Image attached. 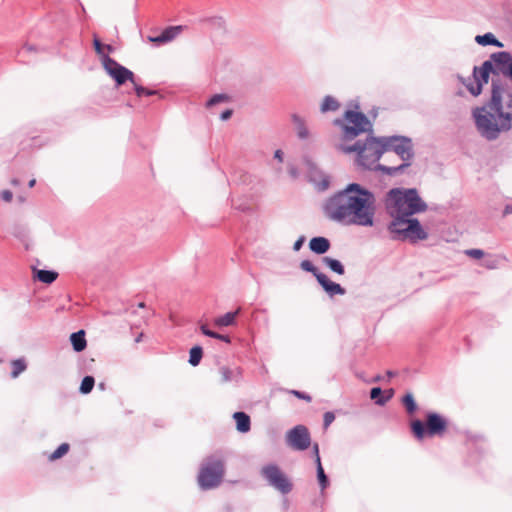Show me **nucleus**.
<instances>
[{
	"label": "nucleus",
	"mask_w": 512,
	"mask_h": 512,
	"mask_svg": "<svg viewBox=\"0 0 512 512\" xmlns=\"http://www.w3.org/2000/svg\"><path fill=\"white\" fill-rule=\"evenodd\" d=\"M142 336H143V334H142V333H141L140 335H138V337L135 339V342H136V343L140 342V341H141V339H142Z\"/></svg>",
	"instance_id": "864d4df0"
},
{
	"label": "nucleus",
	"mask_w": 512,
	"mask_h": 512,
	"mask_svg": "<svg viewBox=\"0 0 512 512\" xmlns=\"http://www.w3.org/2000/svg\"><path fill=\"white\" fill-rule=\"evenodd\" d=\"M239 311L240 309H237L235 312H227L226 314L217 317L214 320L215 325L219 327H227L233 325L235 323V319Z\"/></svg>",
	"instance_id": "5701e85b"
},
{
	"label": "nucleus",
	"mask_w": 512,
	"mask_h": 512,
	"mask_svg": "<svg viewBox=\"0 0 512 512\" xmlns=\"http://www.w3.org/2000/svg\"><path fill=\"white\" fill-rule=\"evenodd\" d=\"M316 279L328 295L334 296L345 294V289L340 284L331 281L324 273L316 275Z\"/></svg>",
	"instance_id": "4468645a"
},
{
	"label": "nucleus",
	"mask_w": 512,
	"mask_h": 512,
	"mask_svg": "<svg viewBox=\"0 0 512 512\" xmlns=\"http://www.w3.org/2000/svg\"><path fill=\"white\" fill-rule=\"evenodd\" d=\"M387 375H388L389 377H392V376L394 375V373H393L392 371H388V372H387Z\"/></svg>",
	"instance_id": "5fc2aeb1"
},
{
	"label": "nucleus",
	"mask_w": 512,
	"mask_h": 512,
	"mask_svg": "<svg viewBox=\"0 0 512 512\" xmlns=\"http://www.w3.org/2000/svg\"><path fill=\"white\" fill-rule=\"evenodd\" d=\"M335 420V415L333 412H325L323 416V425L324 428H328L332 422Z\"/></svg>",
	"instance_id": "ea45409f"
},
{
	"label": "nucleus",
	"mask_w": 512,
	"mask_h": 512,
	"mask_svg": "<svg viewBox=\"0 0 512 512\" xmlns=\"http://www.w3.org/2000/svg\"><path fill=\"white\" fill-rule=\"evenodd\" d=\"M337 149L345 154L356 152L358 164L370 170H377L378 160L385 153L381 138L372 137L367 138L365 142L357 141L353 145L339 144Z\"/></svg>",
	"instance_id": "20e7f679"
},
{
	"label": "nucleus",
	"mask_w": 512,
	"mask_h": 512,
	"mask_svg": "<svg viewBox=\"0 0 512 512\" xmlns=\"http://www.w3.org/2000/svg\"><path fill=\"white\" fill-rule=\"evenodd\" d=\"M475 42L481 46H496L502 48L504 45L500 42L493 33L487 32L483 35H477Z\"/></svg>",
	"instance_id": "a211bd4d"
},
{
	"label": "nucleus",
	"mask_w": 512,
	"mask_h": 512,
	"mask_svg": "<svg viewBox=\"0 0 512 512\" xmlns=\"http://www.w3.org/2000/svg\"><path fill=\"white\" fill-rule=\"evenodd\" d=\"M135 92L138 97H141L143 95L150 96V95L155 94V91L148 90L145 87L137 85V84H135Z\"/></svg>",
	"instance_id": "58836bf2"
},
{
	"label": "nucleus",
	"mask_w": 512,
	"mask_h": 512,
	"mask_svg": "<svg viewBox=\"0 0 512 512\" xmlns=\"http://www.w3.org/2000/svg\"><path fill=\"white\" fill-rule=\"evenodd\" d=\"M35 184H36V180L35 179L30 180L29 183H28L30 188L34 187Z\"/></svg>",
	"instance_id": "603ef678"
},
{
	"label": "nucleus",
	"mask_w": 512,
	"mask_h": 512,
	"mask_svg": "<svg viewBox=\"0 0 512 512\" xmlns=\"http://www.w3.org/2000/svg\"><path fill=\"white\" fill-rule=\"evenodd\" d=\"M262 477L274 489L282 494L292 491L293 485L285 473L275 464H268L261 469Z\"/></svg>",
	"instance_id": "9d476101"
},
{
	"label": "nucleus",
	"mask_w": 512,
	"mask_h": 512,
	"mask_svg": "<svg viewBox=\"0 0 512 512\" xmlns=\"http://www.w3.org/2000/svg\"><path fill=\"white\" fill-rule=\"evenodd\" d=\"M402 403L403 405L405 406L406 408V411L408 412V414L412 415L415 413V411L417 410V404L414 400V397L411 393H407L403 399H402Z\"/></svg>",
	"instance_id": "c85d7f7f"
},
{
	"label": "nucleus",
	"mask_w": 512,
	"mask_h": 512,
	"mask_svg": "<svg viewBox=\"0 0 512 512\" xmlns=\"http://www.w3.org/2000/svg\"><path fill=\"white\" fill-rule=\"evenodd\" d=\"M382 144L384 148V152H393L398 155L403 161L398 166H385L378 165L377 169L384 172L387 175H395L398 172L403 171L406 167L410 166L411 160L414 157L413 144L412 140L405 136H390V137H382Z\"/></svg>",
	"instance_id": "39448f33"
},
{
	"label": "nucleus",
	"mask_w": 512,
	"mask_h": 512,
	"mask_svg": "<svg viewBox=\"0 0 512 512\" xmlns=\"http://www.w3.org/2000/svg\"><path fill=\"white\" fill-rule=\"evenodd\" d=\"M233 418L236 421L237 430L246 433L251 428L250 417L244 412H235Z\"/></svg>",
	"instance_id": "f3484780"
},
{
	"label": "nucleus",
	"mask_w": 512,
	"mask_h": 512,
	"mask_svg": "<svg viewBox=\"0 0 512 512\" xmlns=\"http://www.w3.org/2000/svg\"><path fill=\"white\" fill-rule=\"evenodd\" d=\"M300 267L302 270L306 271V272H310L312 273L315 277L316 275H320V274H323L322 272H320L316 267L315 265L309 261V260H303L301 261L300 263Z\"/></svg>",
	"instance_id": "473e14b6"
},
{
	"label": "nucleus",
	"mask_w": 512,
	"mask_h": 512,
	"mask_svg": "<svg viewBox=\"0 0 512 512\" xmlns=\"http://www.w3.org/2000/svg\"><path fill=\"white\" fill-rule=\"evenodd\" d=\"M228 101V96L225 94H215L207 101V107L214 106L218 103L226 102Z\"/></svg>",
	"instance_id": "e433bc0d"
},
{
	"label": "nucleus",
	"mask_w": 512,
	"mask_h": 512,
	"mask_svg": "<svg viewBox=\"0 0 512 512\" xmlns=\"http://www.w3.org/2000/svg\"><path fill=\"white\" fill-rule=\"evenodd\" d=\"M286 441L292 449L304 451L311 445L309 430L304 425H297L287 432Z\"/></svg>",
	"instance_id": "f8f14e48"
},
{
	"label": "nucleus",
	"mask_w": 512,
	"mask_h": 512,
	"mask_svg": "<svg viewBox=\"0 0 512 512\" xmlns=\"http://www.w3.org/2000/svg\"><path fill=\"white\" fill-rule=\"evenodd\" d=\"M491 74L494 75L492 61H484L481 66H474L473 80L470 78L460 79L473 96H478L482 92L483 85L488 83Z\"/></svg>",
	"instance_id": "1a4fd4ad"
},
{
	"label": "nucleus",
	"mask_w": 512,
	"mask_h": 512,
	"mask_svg": "<svg viewBox=\"0 0 512 512\" xmlns=\"http://www.w3.org/2000/svg\"><path fill=\"white\" fill-rule=\"evenodd\" d=\"M328 185H329L328 180H326V179H325V180H323V182H322V186H321V189H323V190H324V189L328 188Z\"/></svg>",
	"instance_id": "3c124183"
},
{
	"label": "nucleus",
	"mask_w": 512,
	"mask_h": 512,
	"mask_svg": "<svg viewBox=\"0 0 512 512\" xmlns=\"http://www.w3.org/2000/svg\"><path fill=\"white\" fill-rule=\"evenodd\" d=\"M467 444L469 448H475L477 451H483L485 446V440L481 436H468Z\"/></svg>",
	"instance_id": "cd10ccee"
},
{
	"label": "nucleus",
	"mask_w": 512,
	"mask_h": 512,
	"mask_svg": "<svg viewBox=\"0 0 512 512\" xmlns=\"http://www.w3.org/2000/svg\"><path fill=\"white\" fill-rule=\"evenodd\" d=\"M12 197H13V194L11 191L9 190H4L2 191L1 193V198L3 201L5 202H10L12 200Z\"/></svg>",
	"instance_id": "79ce46f5"
},
{
	"label": "nucleus",
	"mask_w": 512,
	"mask_h": 512,
	"mask_svg": "<svg viewBox=\"0 0 512 512\" xmlns=\"http://www.w3.org/2000/svg\"><path fill=\"white\" fill-rule=\"evenodd\" d=\"M317 478H318L319 484L321 486V489L322 490L325 489L328 485V479H327V476L322 467L320 458H318V464H317Z\"/></svg>",
	"instance_id": "c756f323"
},
{
	"label": "nucleus",
	"mask_w": 512,
	"mask_h": 512,
	"mask_svg": "<svg viewBox=\"0 0 512 512\" xmlns=\"http://www.w3.org/2000/svg\"><path fill=\"white\" fill-rule=\"evenodd\" d=\"M290 393L293 394L294 396H296L297 398L303 399L307 402H311V400H312L311 396H309L308 394H306L304 392L298 391V390H291Z\"/></svg>",
	"instance_id": "a19ab883"
},
{
	"label": "nucleus",
	"mask_w": 512,
	"mask_h": 512,
	"mask_svg": "<svg viewBox=\"0 0 512 512\" xmlns=\"http://www.w3.org/2000/svg\"><path fill=\"white\" fill-rule=\"evenodd\" d=\"M512 214V205H506L503 210V216Z\"/></svg>",
	"instance_id": "8fccbe9b"
},
{
	"label": "nucleus",
	"mask_w": 512,
	"mask_h": 512,
	"mask_svg": "<svg viewBox=\"0 0 512 512\" xmlns=\"http://www.w3.org/2000/svg\"><path fill=\"white\" fill-rule=\"evenodd\" d=\"M506 260L507 258L503 255L486 254L483 258L482 266L490 270L498 269L501 263Z\"/></svg>",
	"instance_id": "aec40b11"
},
{
	"label": "nucleus",
	"mask_w": 512,
	"mask_h": 512,
	"mask_svg": "<svg viewBox=\"0 0 512 512\" xmlns=\"http://www.w3.org/2000/svg\"><path fill=\"white\" fill-rule=\"evenodd\" d=\"M305 241V237L304 236H301L295 243H294V246H293V249L295 251H299L303 245Z\"/></svg>",
	"instance_id": "c03bdc74"
},
{
	"label": "nucleus",
	"mask_w": 512,
	"mask_h": 512,
	"mask_svg": "<svg viewBox=\"0 0 512 512\" xmlns=\"http://www.w3.org/2000/svg\"><path fill=\"white\" fill-rule=\"evenodd\" d=\"M102 65L107 74L115 80L118 86L124 84L126 81L133 82V72L120 65L117 61L108 55H103Z\"/></svg>",
	"instance_id": "9b49d317"
},
{
	"label": "nucleus",
	"mask_w": 512,
	"mask_h": 512,
	"mask_svg": "<svg viewBox=\"0 0 512 512\" xmlns=\"http://www.w3.org/2000/svg\"><path fill=\"white\" fill-rule=\"evenodd\" d=\"M381 393H382V390L380 387H374L371 389V392H370L371 399L375 400L376 404H378V405H384L387 401V398H379Z\"/></svg>",
	"instance_id": "f704fd0d"
},
{
	"label": "nucleus",
	"mask_w": 512,
	"mask_h": 512,
	"mask_svg": "<svg viewBox=\"0 0 512 512\" xmlns=\"http://www.w3.org/2000/svg\"><path fill=\"white\" fill-rule=\"evenodd\" d=\"M181 31L180 26H171L166 28L159 36L149 37V41L155 43H167L175 39Z\"/></svg>",
	"instance_id": "2eb2a0df"
},
{
	"label": "nucleus",
	"mask_w": 512,
	"mask_h": 512,
	"mask_svg": "<svg viewBox=\"0 0 512 512\" xmlns=\"http://www.w3.org/2000/svg\"><path fill=\"white\" fill-rule=\"evenodd\" d=\"M505 87L499 78H492L490 100L482 107L473 110V117L480 135L487 140H495L501 132L512 128V96L506 107L503 105Z\"/></svg>",
	"instance_id": "7ed1b4c3"
},
{
	"label": "nucleus",
	"mask_w": 512,
	"mask_h": 512,
	"mask_svg": "<svg viewBox=\"0 0 512 512\" xmlns=\"http://www.w3.org/2000/svg\"><path fill=\"white\" fill-rule=\"evenodd\" d=\"M232 115V110H225L224 112L221 113L220 115V118L221 120L225 121V120H228Z\"/></svg>",
	"instance_id": "49530a36"
},
{
	"label": "nucleus",
	"mask_w": 512,
	"mask_h": 512,
	"mask_svg": "<svg viewBox=\"0 0 512 512\" xmlns=\"http://www.w3.org/2000/svg\"><path fill=\"white\" fill-rule=\"evenodd\" d=\"M309 248L316 254H324L330 248V242L325 237H314L309 242Z\"/></svg>",
	"instance_id": "dca6fc26"
},
{
	"label": "nucleus",
	"mask_w": 512,
	"mask_h": 512,
	"mask_svg": "<svg viewBox=\"0 0 512 512\" xmlns=\"http://www.w3.org/2000/svg\"><path fill=\"white\" fill-rule=\"evenodd\" d=\"M70 341L73 346V349L76 352H81L86 348L87 342L85 339V332L83 330H79L74 332L70 336Z\"/></svg>",
	"instance_id": "412c9836"
},
{
	"label": "nucleus",
	"mask_w": 512,
	"mask_h": 512,
	"mask_svg": "<svg viewBox=\"0 0 512 512\" xmlns=\"http://www.w3.org/2000/svg\"><path fill=\"white\" fill-rule=\"evenodd\" d=\"M202 356H203V351L200 346L192 347L190 350V355H189V363L192 366H197L200 363Z\"/></svg>",
	"instance_id": "bb28decb"
},
{
	"label": "nucleus",
	"mask_w": 512,
	"mask_h": 512,
	"mask_svg": "<svg viewBox=\"0 0 512 512\" xmlns=\"http://www.w3.org/2000/svg\"><path fill=\"white\" fill-rule=\"evenodd\" d=\"M36 276L39 281L51 284L57 279L58 273L52 270H36Z\"/></svg>",
	"instance_id": "393cba45"
},
{
	"label": "nucleus",
	"mask_w": 512,
	"mask_h": 512,
	"mask_svg": "<svg viewBox=\"0 0 512 512\" xmlns=\"http://www.w3.org/2000/svg\"><path fill=\"white\" fill-rule=\"evenodd\" d=\"M212 338L219 339V340L224 341V342H227V343H229V342H230V338H229V336H227V335H222V334H219V333H217V332H215V336H213Z\"/></svg>",
	"instance_id": "a18cd8bd"
},
{
	"label": "nucleus",
	"mask_w": 512,
	"mask_h": 512,
	"mask_svg": "<svg viewBox=\"0 0 512 512\" xmlns=\"http://www.w3.org/2000/svg\"><path fill=\"white\" fill-rule=\"evenodd\" d=\"M200 329H201V332H202L205 336H208V337H211V338H212L213 336H215V332H214V331H212V330H210V329H208L207 325H202V326L200 327Z\"/></svg>",
	"instance_id": "37998d69"
},
{
	"label": "nucleus",
	"mask_w": 512,
	"mask_h": 512,
	"mask_svg": "<svg viewBox=\"0 0 512 512\" xmlns=\"http://www.w3.org/2000/svg\"><path fill=\"white\" fill-rule=\"evenodd\" d=\"M274 157L279 161H283V152L281 150H276L274 153Z\"/></svg>",
	"instance_id": "09e8293b"
},
{
	"label": "nucleus",
	"mask_w": 512,
	"mask_h": 512,
	"mask_svg": "<svg viewBox=\"0 0 512 512\" xmlns=\"http://www.w3.org/2000/svg\"><path fill=\"white\" fill-rule=\"evenodd\" d=\"M69 450V445L67 443L61 444L51 455L50 460H56L64 456Z\"/></svg>",
	"instance_id": "72a5a7b5"
},
{
	"label": "nucleus",
	"mask_w": 512,
	"mask_h": 512,
	"mask_svg": "<svg viewBox=\"0 0 512 512\" xmlns=\"http://www.w3.org/2000/svg\"><path fill=\"white\" fill-rule=\"evenodd\" d=\"M386 209L393 218L388 230L394 240L416 243L428 237L420 222L412 216L427 209L416 189H391L386 198Z\"/></svg>",
	"instance_id": "f257e3e1"
},
{
	"label": "nucleus",
	"mask_w": 512,
	"mask_h": 512,
	"mask_svg": "<svg viewBox=\"0 0 512 512\" xmlns=\"http://www.w3.org/2000/svg\"><path fill=\"white\" fill-rule=\"evenodd\" d=\"M326 216L344 225L371 227L376 212L375 196L357 183L330 197L324 204Z\"/></svg>",
	"instance_id": "f03ea898"
},
{
	"label": "nucleus",
	"mask_w": 512,
	"mask_h": 512,
	"mask_svg": "<svg viewBox=\"0 0 512 512\" xmlns=\"http://www.w3.org/2000/svg\"><path fill=\"white\" fill-rule=\"evenodd\" d=\"M334 124L342 128L344 141L355 139L360 134L371 130V123L365 114L348 110L343 119L334 120Z\"/></svg>",
	"instance_id": "423d86ee"
},
{
	"label": "nucleus",
	"mask_w": 512,
	"mask_h": 512,
	"mask_svg": "<svg viewBox=\"0 0 512 512\" xmlns=\"http://www.w3.org/2000/svg\"><path fill=\"white\" fill-rule=\"evenodd\" d=\"M25 49L30 51V50H32V47H30V46L29 47H25Z\"/></svg>",
	"instance_id": "6e6d98bb"
},
{
	"label": "nucleus",
	"mask_w": 512,
	"mask_h": 512,
	"mask_svg": "<svg viewBox=\"0 0 512 512\" xmlns=\"http://www.w3.org/2000/svg\"><path fill=\"white\" fill-rule=\"evenodd\" d=\"M93 44H94L95 51L97 52V54H99L101 56V60L103 59V55H105L103 52V49L112 51V47L110 45H105V46L102 45V43L100 42V40L98 38H94Z\"/></svg>",
	"instance_id": "4c0bfd02"
},
{
	"label": "nucleus",
	"mask_w": 512,
	"mask_h": 512,
	"mask_svg": "<svg viewBox=\"0 0 512 512\" xmlns=\"http://www.w3.org/2000/svg\"><path fill=\"white\" fill-rule=\"evenodd\" d=\"M339 108V103L331 96H326L321 104V112L336 111Z\"/></svg>",
	"instance_id": "a878e982"
},
{
	"label": "nucleus",
	"mask_w": 512,
	"mask_h": 512,
	"mask_svg": "<svg viewBox=\"0 0 512 512\" xmlns=\"http://www.w3.org/2000/svg\"><path fill=\"white\" fill-rule=\"evenodd\" d=\"M322 262L323 264L328 267L331 271H333L334 273H337L339 275H343L345 270H344V266L342 265V263L337 260V259H334V258H331V257H328V256H325L322 258Z\"/></svg>",
	"instance_id": "b1692460"
},
{
	"label": "nucleus",
	"mask_w": 512,
	"mask_h": 512,
	"mask_svg": "<svg viewBox=\"0 0 512 512\" xmlns=\"http://www.w3.org/2000/svg\"><path fill=\"white\" fill-rule=\"evenodd\" d=\"M313 451H314V455H315L316 464H318V458H320V455H319V447H318L317 443H315L313 445Z\"/></svg>",
	"instance_id": "de8ad7c7"
},
{
	"label": "nucleus",
	"mask_w": 512,
	"mask_h": 512,
	"mask_svg": "<svg viewBox=\"0 0 512 512\" xmlns=\"http://www.w3.org/2000/svg\"><path fill=\"white\" fill-rule=\"evenodd\" d=\"M95 384V380L92 376H85L81 382L80 392L83 394H88L91 392Z\"/></svg>",
	"instance_id": "2f4dec72"
},
{
	"label": "nucleus",
	"mask_w": 512,
	"mask_h": 512,
	"mask_svg": "<svg viewBox=\"0 0 512 512\" xmlns=\"http://www.w3.org/2000/svg\"><path fill=\"white\" fill-rule=\"evenodd\" d=\"M26 369V363L22 359H17L12 362V372L11 376L16 378Z\"/></svg>",
	"instance_id": "7c9ffc66"
},
{
	"label": "nucleus",
	"mask_w": 512,
	"mask_h": 512,
	"mask_svg": "<svg viewBox=\"0 0 512 512\" xmlns=\"http://www.w3.org/2000/svg\"><path fill=\"white\" fill-rule=\"evenodd\" d=\"M446 426V420L434 412L427 414L426 422L414 419L410 423L411 432L418 441H422L425 438L442 436L445 433Z\"/></svg>",
	"instance_id": "0eeeda50"
},
{
	"label": "nucleus",
	"mask_w": 512,
	"mask_h": 512,
	"mask_svg": "<svg viewBox=\"0 0 512 512\" xmlns=\"http://www.w3.org/2000/svg\"><path fill=\"white\" fill-rule=\"evenodd\" d=\"M464 254L473 259H483L486 253L482 249H466L464 250Z\"/></svg>",
	"instance_id": "c9c22d12"
},
{
	"label": "nucleus",
	"mask_w": 512,
	"mask_h": 512,
	"mask_svg": "<svg viewBox=\"0 0 512 512\" xmlns=\"http://www.w3.org/2000/svg\"><path fill=\"white\" fill-rule=\"evenodd\" d=\"M487 61H492L494 76L502 74L512 78V55L507 51L494 52Z\"/></svg>",
	"instance_id": "ddd939ff"
},
{
	"label": "nucleus",
	"mask_w": 512,
	"mask_h": 512,
	"mask_svg": "<svg viewBox=\"0 0 512 512\" xmlns=\"http://www.w3.org/2000/svg\"><path fill=\"white\" fill-rule=\"evenodd\" d=\"M292 120L296 128L297 136L302 140L307 139L309 137V131L304 120L296 114L292 116Z\"/></svg>",
	"instance_id": "4be33fe9"
},
{
	"label": "nucleus",
	"mask_w": 512,
	"mask_h": 512,
	"mask_svg": "<svg viewBox=\"0 0 512 512\" xmlns=\"http://www.w3.org/2000/svg\"><path fill=\"white\" fill-rule=\"evenodd\" d=\"M224 476V462L216 456L207 457L198 474V484L204 490L213 489L220 485Z\"/></svg>",
	"instance_id": "6e6552de"
},
{
	"label": "nucleus",
	"mask_w": 512,
	"mask_h": 512,
	"mask_svg": "<svg viewBox=\"0 0 512 512\" xmlns=\"http://www.w3.org/2000/svg\"><path fill=\"white\" fill-rule=\"evenodd\" d=\"M219 373L222 383H227L233 380L238 381L241 377V371L239 368L230 369L226 366H223L219 369Z\"/></svg>",
	"instance_id": "6ab92c4d"
}]
</instances>
